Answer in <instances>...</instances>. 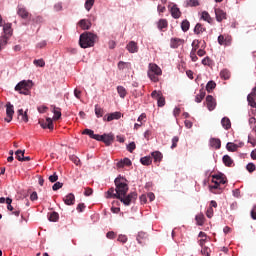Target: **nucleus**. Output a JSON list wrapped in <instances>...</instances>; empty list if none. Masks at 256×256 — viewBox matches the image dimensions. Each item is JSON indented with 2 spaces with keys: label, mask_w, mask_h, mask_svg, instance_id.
<instances>
[{
  "label": "nucleus",
  "mask_w": 256,
  "mask_h": 256,
  "mask_svg": "<svg viewBox=\"0 0 256 256\" xmlns=\"http://www.w3.org/2000/svg\"><path fill=\"white\" fill-rule=\"evenodd\" d=\"M114 184L116 188L111 187L106 192V199H117L123 195H126L129 191V184H127V178L121 175L115 178Z\"/></svg>",
  "instance_id": "f257e3e1"
},
{
  "label": "nucleus",
  "mask_w": 256,
  "mask_h": 256,
  "mask_svg": "<svg viewBox=\"0 0 256 256\" xmlns=\"http://www.w3.org/2000/svg\"><path fill=\"white\" fill-rule=\"evenodd\" d=\"M95 39H97V34L93 32H83L79 38V45L82 49H89L95 45Z\"/></svg>",
  "instance_id": "f03ea898"
},
{
  "label": "nucleus",
  "mask_w": 256,
  "mask_h": 256,
  "mask_svg": "<svg viewBox=\"0 0 256 256\" xmlns=\"http://www.w3.org/2000/svg\"><path fill=\"white\" fill-rule=\"evenodd\" d=\"M147 75L153 83H157L159 81V75H163V71L157 64L150 63Z\"/></svg>",
  "instance_id": "7ed1b4c3"
},
{
  "label": "nucleus",
  "mask_w": 256,
  "mask_h": 256,
  "mask_svg": "<svg viewBox=\"0 0 256 256\" xmlns=\"http://www.w3.org/2000/svg\"><path fill=\"white\" fill-rule=\"evenodd\" d=\"M119 201L126 207H129L133 201L137 200V192H130L129 194L118 197Z\"/></svg>",
  "instance_id": "20e7f679"
},
{
  "label": "nucleus",
  "mask_w": 256,
  "mask_h": 256,
  "mask_svg": "<svg viewBox=\"0 0 256 256\" xmlns=\"http://www.w3.org/2000/svg\"><path fill=\"white\" fill-rule=\"evenodd\" d=\"M13 115H15V107L11 102L6 103V118H4V121L6 123H11L13 121Z\"/></svg>",
  "instance_id": "39448f33"
},
{
  "label": "nucleus",
  "mask_w": 256,
  "mask_h": 256,
  "mask_svg": "<svg viewBox=\"0 0 256 256\" xmlns=\"http://www.w3.org/2000/svg\"><path fill=\"white\" fill-rule=\"evenodd\" d=\"M33 87V81L22 80L15 86V91H21L23 89H31Z\"/></svg>",
  "instance_id": "423d86ee"
},
{
  "label": "nucleus",
  "mask_w": 256,
  "mask_h": 256,
  "mask_svg": "<svg viewBox=\"0 0 256 256\" xmlns=\"http://www.w3.org/2000/svg\"><path fill=\"white\" fill-rule=\"evenodd\" d=\"M206 105L208 111H215V107H217V101L211 95L206 96Z\"/></svg>",
  "instance_id": "0eeeda50"
},
{
  "label": "nucleus",
  "mask_w": 256,
  "mask_h": 256,
  "mask_svg": "<svg viewBox=\"0 0 256 256\" xmlns=\"http://www.w3.org/2000/svg\"><path fill=\"white\" fill-rule=\"evenodd\" d=\"M102 143H105L107 147L111 146L113 144V141H115V135L113 133H104L102 134Z\"/></svg>",
  "instance_id": "6e6552de"
},
{
  "label": "nucleus",
  "mask_w": 256,
  "mask_h": 256,
  "mask_svg": "<svg viewBox=\"0 0 256 256\" xmlns=\"http://www.w3.org/2000/svg\"><path fill=\"white\" fill-rule=\"evenodd\" d=\"M121 119V112H112L109 114L104 115L103 121H107L110 123V121H115Z\"/></svg>",
  "instance_id": "1a4fd4ad"
},
{
  "label": "nucleus",
  "mask_w": 256,
  "mask_h": 256,
  "mask_svg": "<svg viewBox=\"0 0 256 256\" xmlns=\"http://www.w3.org/2000/svg\"><path fill=\"white\" fill-rule=\"evenodd\" d=\"M17 15H19L21 19H27L29 17V11H27V8H25V6L19 4L17 6Z\"/></svg>",
  "instance_id": "9d476101"
},
{
  "label": "nucleus",
  "mask_w": 256,
  "mask_h": 256,
  "mask_svg": "<svg viewBox=\"0 0 256 256\" xmlns=\"http://www.w3.org/2000/svg\"><path fill=\"white\" fill-rule=\"evenodd\" d=\"M39 125H40V127H42V129H50V131H53V129H54L53 119H51V118H47L46 122L39 121Z\"/></svg>",
  "instance_id": "9b49d317"
},
{
  "label": "nucleus",
  "mask_w": 256,
  "mask_h": 256,
  "mask_svg": "<svg viewBox=\"0 0 256 256\" xmlns=\"http://www.w3.org/2000/svg\"><path fill=\"white\" fill-rule=\"evenodd\" d=\"M212 181H217L219 185H225V183H227V178H225L224 173H219L212 175Z\"/></svg>",
  "instance_id": "f8f14e48"
},
{
  "label": "nucleus",
  "mask_w": 256,
  "mask_h": 256,
  "mask_svg": "<svg viewBox=\"0 0 256 256\" xmlns=\"http://www.w3.org/2000/svg\"><path fill=\"white\" fill-rule=\"evenodd\" d=\"M3 27V37H7L9 39V37H11V35H13V28H11V23H6V24H2Z\"/></svg>",
  "instance_id": "ddd939ff"
},
{
  "label": "nucleus",
  "mask_w": 256,
  "mask_h": 256,
  "mask_svg": "<svg viewBox=\"0 0 256 256\" xmlns=\"http://www.w3.org/2000/svg\"><path fill=\"white\" fill-rule=\"evenodd\" d=\"M215 15H216V21H218V23H221L223 19H227V13H225V11L221 9H215Z\"/></svg>",
  "instance_id": "4468645a"
},
{
  "label": "nucleus",
  "mask_w": 256,
  "mask_h": 256,
  "mask_svg": "<svg viewBox=\"0 0 256 256\" xmlns=\"http://www.w3.org/2000/svg\"><path fill=\"white\" fill-rule=\"evenodd\" d=\"M65 205H75V194L69 193L63 198Z\"/></svg>",
  "instance_id": "2eb2a0df"
},
{
  "label": "nucleus",
  "mask_w": 256,
  "mask_h": 256,
  "mask_svg": "<svg viewBox=\"0 0 256 256\" xmlns=\"http://www.w3.org/2000/svg\"><path fill=\"white\" fill-rule=\"evenodd\" d=\"M78 25L83 29V31H89L91 29V22L87 19H81Z\"/></svg>",
  "instance_id": "dca6fc26"
},
{
  "label": "nucleus",
  "mask_w": 256,
  "mask_h": 256,
  "mask_svg": "<svg viewBox=\"0 0 256 256\" xmlns=\"http://www.w3.org/2000/svg\"><path fill=\"white\" fill-rule=\"evenodd\" d=\"M132 165V162H131V159L129 158H124L122 160H120L119 162H117L116 166L119 168V169H123V167H131Z\"/></svg>",
  "instance_id": "f3484780"
},
{
  "label": "nucleus",
  "mask_w": 256,
  "mask_h": 256,
  "mask_svg": "<svg viewBox=\"0 0 256 256\" xmlns=\"http://www.w3.org/2000/svg\"><path fill=\"white\" fill-rule=\"evenodd\" d=\"M126 49L129 53H137V51H139V47L135 41H130L126 46Z\"/></svg>",
  "instance_id": "a211bd4d"
},
{
  "label": "nucleus",
  "mask_w": 256,
  "mask_h": 256,
  "mask_svg": "<svg viewBox=\"0 0 256 256\" xmlns=\"http://www.w3.org/2000/svg\"><path fill=\"white\" fill-rule=\"evenodd\" d=\"M171 15L173 19H179V17H181V10H179V7H177V4H174L171 7Z\"/></svg>",
  "instance_id": "6ab92c4d"
},
{
  "label": "nucleus",
  "mask_w": 256,
  "mask_h": 256,
  "mask_svg": "<svg viewBox=\"0 0 256 256\" xmlns=\"http://www.w3.org/2000/svg\"><path fill=\"white\" fill-rule=\"evenodd\" d=\"M220 77L224 81L231 79V71H229V69L227 68H224L223 70L220 71Z\"/></svg>",
  "instance_id": "aec40b11"
},
{
  "label": "nucleus",
  "mask_w": 256,
  "mask_h": 256,
  "mask_svg": "<svg viewBox=\"0 0 256 256\" xmlns=\"http://www.w3.org/2000/svg\"><path fill=\"white\" fill-rule=\"evenodd\" d=\"M210 146L214 147V149H221V139L219 138H210Z\"/></svg>",
  "instance_id": "412c9836"
},
{
  "label": "nucleus",
  "mask_w": 256,
  "mask_h": 256,
  "mask_svg": "<svg viewBox=\"0 0 256 256\" xmlns=\"http://www.w3.org/2000/svg\"><path fill=\"white\" fill-rule=\"evenodd\" d=\"M205 31H207V29L203 27L201 23H197L194 27L195 35H201V33H205Z\"/></svg>",
  "instance_id": "4be33fe9"
},
{
  "label": "nucleus",
  "mask_w": 256,
  "mask_h": 256,
  "mask_svg": "<svg viewBox=\"0 0 256 256\" xmlns=\"http://www.w3.org/2000/svg\"><path fill=\"white\" fill-rule=\"evenodd\" d=\"M221 125L223 129H225L226 131H229V128L231 127V120L227 117H223L221 119Z\"/></svg>",
  "instance_id": "5701e85b"
},
{
  "label": "nucleus",
  "mask_w": 256,
  "mask_h": 256,
  "mask_svg": "<svg viewBox=\"0 0 256 256\" xmlns=\"http://www.w3.org/2000/svg\"><path fill=\"white\" fill-rule=\"evenodd\" d=\"M18 117H21V121H24V123H27L29 121V116L27 115V111H23V109H19L17 111Z\"/></svg>",
  "instance_id": "b1692460"
},
{
  "label": "nucleus",
  "mask_w": 256,
  "mask_h": 256,
  "mask_svg": "<svg viewBox=\"0 0 256 256\" xmlns=\"http://www.w3.org/2000/svg\"><path fill=\"white\" fill-rule=\"evenodd\" d=\"M226 149L227 151H230L231 153H235V151H237V149H239L238 144H235L233 142H228L226 144Z\"/></svg>",
  "instance_id": "393cba45"
},
{
  "label": "nucleus",
  "mask_w": 256,
  "mask_h": 256,
  "mask_svg": "<svg viewBox=\"0 0 256 256\" xmlns=\"http://www.w3.org/2000/svg\"><path fill=\"white\" fill-rule=\"evenodd\" d=\"M151 156L153 157L154 161L156 163L161 162V160L163 159V154L160 151H154L151 153Z\"/></svg>",
  "instance_id": "a878e982"
},
{
  "label": "nucleus",
  "mask_w": 256,
  "mask_h": 256,
  "mask_svg": "<svg viewBox=\"0 0 256 256\" xmlns=\"http://www.w3.org/2000/svg\"><path fill=\"white\" fill-rule=\"evenodd\" d=\"M222 161L226 167H231L233 165V159L229 155H224Z\"/></svg>",
  "instance_id": "bb28decb"
},
{
  "label": "nucleus",
  "mask_w": 256,
  "mask_h": 256,
  "mask_svg": "<svg viewBox=\"0 0 256 256\" xmlns=\"http://www.w3.org/2000/svg\"><path fill=\"white\" fill-rule=\"evenodd\" d=\"M190 27H191V23L189 22V20L185 19L181 22V29L183 33H187Z\"/></svg>",
  "instance_id": "cd10ccee"
},
{
  "label": "nucleus",
  "mask_w": 256,
  "mask_h": 256,
  "mask_svg": "<svg viewBox=\"0 0 256 256\" xmlns=\"http://www.w3.org/2000/svg\"><path fill=\"white\" fill-rule=\"evenodd\" d=\"M117 93L121 99H125V97H127V90L123 86L117 87Z\"/></svg>",
  "instance_id": "c85d7f7f"
},
{
  "label": "nucleus",
  "mask_w": 256,
  "mask_h": 256,
  "mask_svg": "<svg viewBox=\"0 0 256 256\" xmlns=\"http://www.w3.org/2000/svg\"><path fill=\"white\" fill-rule=\"evenodd\" d=\"M140 163L142 165L149 166L151 163H153V160H151V156H144L140 158Z\"/></svg>",
  "instance_id": "c756f323"
},
{
  "label": "nucleus",
  "mask_w": 256,
  "mask_h": 256,
  "mask_svg": "<svg viewBox=\"0 0 256 256\" xmlns=\"http://www.w3.org/2000/svg\"><path fill=\"white\" fill-rule=\"evenodd\" d=\"M216 87H217V83H215V81H213V80H210L206 84V91L208 93H211V91H213V89H215Z\"/></svg>",
  "instance_id": "7c9ffc66"
},
{
  "label": "nucleus",
  "mask_w": 256,
  "mask_h": 256,
  "mask_svg": "<svg viewBox=\"0 0 256 256\" xmlns=\"http://www.w3.org/2000/svg\"><path fill=\"white\" fill-rule=\"evenodd\" d=\"M167 26H168L167 19H160L158 21V29L160 31H163V29H167Z\"/></svg>",
  "instance_id": "2f4dec72"
},
{
  "label": "nucleus",
  "mask_w": 256,
  "mask_h": 256,
  "mask_svg": "<svg viewBox=\"0 0 256 256\" xmlns=\"http://www.w3.org/2000/svg\"><path fill=\"white\" fill-rule=\"evenodd\" d=\"M129 67H131V63L129 62H123V61L118 62V69L120 71H124V69H129Z\"/></svg>",
  "instance_id": "473e14b6"
},
{
  "label": "nucleus",
  "mask_w": 256,
  "mask_h": 256,
  "mask_svg": "<svg viewBox=\"0 0 256 256\" xmlns=\"http://www.w3.org/2000/svg\"><path fill=\"white\" fill-rule=\"evenodd\" d=\"M48 221H50L51 223H57V221H59V213L52 212L48 217Z\"/></svg>",
  "instance_id": "72a5a7b5"
},
{
  "label": "nucleus",
  "mask_w": 256,
  "mask_h": 256,
  "mask_svg": "<svg viewBox=\"0 0 256 256\" xmlns=\"http://www.w3.org/2000/svg\"><path fill=\"white\" fill-rule=\"evenodd\" d=\"M52 113L54 114V121H58V119L61 117V109L54 106Z\"/></svg>",
  "instance_id": "f704fd0d"
},
{
  "label": "nucleus",
  "mask_w": 256,
  "mask_h": 256,
  "mask_svg": "<svg viewBox=\"0 0 256 256\" xmlns=\"http://www.w3.org/2000/svg\"><path fill=\"white\" fill-rule=\"evenodd\" d=\"M205 91L204 90H200V93L198 95H196L195 97V102L196 103H201V101H203V99H205Z\"/></svg>",
  "instance_id": "c9c22d12"
},
{
  "label": "nucleus",
  "mask_w": 256,
  "mask_h": 256,
  "mask_svg": "<svg viewBox=\"0 0 256 256\" xmlns=\"http://www.w3.org/2000/svg\"><path fill=\"white\" fill-rule=\"evenodd\" d=\"M8 41H9V38L7 36L0 37V51L2 49H5V45H7Z\"/></svg>",
  "instance_id": "e433bc0d"
},
{
  "label": "nucleus",
  "mask_w": 256,
  "mask_h": 256,
  "mask_svg": "<svg viewBox=\"0 0 256 256\" xmlns=\"http://www.w3.org/2000/svg\"><path fill=\"white\" fill-rule=\"evenodd\" d=\"M201 19H203V21H206L207 23H211L212 21L211 15H209V12L207 11L202 12Z\"/></svg>",
  "instance_id": "4c0bfd02"
},
{
  "label": "nucleus",
  "mask_w": 256,
  "mask_h": 256,
  "mask_svg": "<svg viewBox=\"0 0 256 256\" xmlns=\"http://www.w3.org/2000/svg\"><path fill=\"white\" fill-rule=\"evenodd\" d=\"M247 101H248V105H250V107H252L253 109L256 108L255 98H253V97L251 96V94H248V96H247Z\"/></svg>",
  "instance_id": "58836bf2"
},
{
  "label": "nucleus",
  "mask_w": 256,
  "mask_h": 256,
  "mask_svg": "<svg viewBox=\"0 0 256 256\" xmlns=\"http://www.w3.org/2000/svg\"><path fill=\"white\" fill-rule=\"evenodd\" d=\"M85 4L84 7L86 9V11H89L90 9H92L93 5H95V0H85Z\"/></svg>",
  "instance_id": "ea45409f"
},
{
  "label": "nucleus",
  "mask_w": 256,
  "mask_h": 256,
  "mask_svg": "<svg viewBox=\"0 0 256 256\" xmlns=\"http://www.w3.org/2000/svg\"><path fill=\"white\" fill-rule=\"evenodd\" d=\"M95 115L98 119L103 117V109L99 105H95Z\"/></svg>",
  "instance_id": "a19ab883"
},
{
  "label": "nucleus",
  "mask_w": 256,
  "mask_h": 256,
  "mask_svg": "<svg viewBox=\"0 0 256 256\" xmlns=\"http://www.w3.org/2000/svg\"><path fill=\"white\" fill-rule=\"evenodd\" d=\"M146 238H147V234L145 232H139L136 237V241H138V243L141 245V243H143L141 240Z\"/></svg>",
  "instance_id": "79ce46f5"
},
{
  "label": "nucleus",
  "mask_w": 256,
  "mask_h": 256,
  "mask_svg": "<svg viewBox=\"0 0 256 256\" xmlns=\"http://www.w3.org/2000/svg\"><path fill=\"white\" fill-rule=\"evenodd\" d=\"M187 7H199V0H187Z\"/></svg>",
  "instance_id": "37998d69"
},
{
  "label": "nucleus",
  "mask_w": 256,
  "mask_h": 256,
  "mask_svg": "<svg viewBox=\"0 0 256 256\" xmlns=\"http://www.w3.org/2000/svg\"><path fill=\"white\" fill-rule=\"evenodd\" d=\"M246 169L248 173H254V171L256 170V166L253 162H250L246 165Z\"/></svg>",
  "instance_id": "c03bdc74"
},
{
  "label": "nucleus",
  "mask_w": 256,
  "mask_h": 256,
  "mask_svg": "<svg viewBox=\"0 0 256 256\" xmlns=\"http://www.w3.org/2000/svg\"><path fill=\"white\" fill-rule=\"evenodd\" d=\"M48 179L50 183H57L59 180V175H57V172H54L53 175H50Z\"/></svg>",
  "instance_id": "a18cd8bd"
},
{
  "label": "nucleus",
  "mask_w": 256,
  "mask_h": 256,
  "mask_svg": "<svg viewBox=\"0 0 256 256\" xmlns=\"http://www.w3.org/2000/svg\"><path fill=\"white\" fill-rule=\"evenodd\" d=\"M83 135H88V137H90V139H93V136L95 135V132L89 128H86L83 132Z\"/></svg>",
  "instance_id": "49530a36"
},
{
  "label": "nucleus",
  "mask_w": 256,
  "mask_h": 256,
  "mask_svg": "<svg viewBox=\"0 0 256 256\" xmlns=\"http://www.w3.org/2000/svg\"><path fill=\"white\" fill-rule=\"evenodd\" d=\"M33 64L36 66V67H43L45 65V60L43 59H35L33 61Z\"/></svg>",
  "instance_id": "de8ad7c7"
},
{
  "label": "nucleus",
  "mask_w": 256,
  "mask_h": 256,
  "mask_svg": "<svg viewBox=\"0 0 256 256\" xmlns=\"http://www.w3.org/2000/svg\"><path fill=\"white\" fill-rule=\"evenodd\" d=\"M201 254L206 255V256H210L211 255V249L207 246H203L202 249H201Z\"/></svg>",
  "instance_id": "09e8293b"
},
{
  "label": "nucleus",
  "mask_w": 256,
  "mask_h": 256,
  "mask_svg": "<svg viewBox=\"0 0 256 256\" xmlns=\"http://www.w3.org/2000/svg\"><path fill=\"white\" fill-rule=\"evenodd\" d=\"M47 47V40H42L36 44V49H45Z\"/></svg>",
  "instance_id": "8fccbe9b"
},
{
  "label": "nucleus",
  "mask_w": 256,
  "mask_h": 256,
  "mask_svg": "<svg viewBox=\"0 0 256 256\" xmlns=\"http://www.w3.org/2000/svg\"><path fill=\"white\" fill-rule=\"evenodd\" d=\"M62 187H63L62 182H54V184L52 186V190L53 191H59V189H61Z\"/></svg>",
  "instance_id": "3c124183"
},
{
  "label": "nucleus",
  "mask_w": 256,
  "mask_h": 256,
  "mask_svg": "<svg viewBox=\"0 0 256 256\" xmlns=\"http://www.w3.org/2000/svg\"><path fill=\"white\" fill-rule=\"evenodd\" d=\"M232 195L236 199H241V190H239V188L232 190Z\"/></svg>",
  "instance_id": "603ef678"
},
{
  "label": "nucleus",
  "mask_w": 256,
  "mask_h": 256,
  "mask_svg": "<svg viewBox=\"0 0 256 256\" xmlns=\"http://www.w3.org/2000/svg\"><path fill=\"white\" fill-rule=\"evenodd\" d=\"M136 145L135 142H130L127 146L126 149L127 151H129V153H133V150L136 149Z\"/></svg>",
  "instance_id": "864d4df0"
},
{
  "label": "nucleus",
  "mask_w": 256,
  "mask_h": 256,
  "mask_svg": "<svg viewBox=\"0 0 256 256\" xmlns=\"http://www.w3.org/2000/svg\"><path fill=\"white\" fill-rule=\"evenodd\" d=\"M12 203H13V199L7 197L6 198V204H7L8 211H13V205H11Z\"/></svg>",
  "instance_id": "5fc2aeb1"
},
{
  "label": "nucleus",
  "mask_w": 256,
  "mask_h": 256,
  "mask_svg": "<svg viewBox=\"0 0 256 256\" xmlns=\"http://www.w3.org/2000/svg\"><path fill=\"white\" fill-rule=\"evenodd\" d=\"M158 107H165V97L161 96L157 99Z\"/></svg>",
  "instance_id": "6e6d98bb"
},
{
  "label": "nucleus",
  "mask_w": 256,
  "mask_h": 256,
  "mask_svg": "<svg viewBox=\"0 0 256 256\" xmlns=\"http://www.w3.org/2000/svg\"><path fill=\"white\" fill-rule=\"evenodd\" d=\"M177 143H179V136H174L172 138L171 149H175V147H177Z\"/></svg>",
  "instance_id": "4d7b16f0"
},
{
  "label": "nucleus",
  "mask_w": 256,
  "mask_h": 256,
  "mask_svg": "<svg viewBox=\"0 0 256 256\" xmlns=\"http://www.w3.org/2000/svg\"><path fill=\"white\" fill-rule=\"evenodd\" d=\"M195 219H196V223H197V225H199V226H202L203 225V215H196L195 216Z\"/></svg>",
  "instance_id": "13d9d810"
},
{
  "label": "nucleus",
  "mask_w": 256,
  "mask_h": 256,
  "mask_svg": "<svg viewBox=\"0 0 256 256\" xmlns=\"http://www.w3.org/2000/svg\"><path fill=\"white\" fill-rule=\"evenodd\" d=\"M163 96V94H161V92L157 91V90H154L152 93H151V97L152 99H158L159 97Z\"/></svg>",
  "instance_id": "bf43d9fd"
},
{
  "label": "nucleus",
  "mask_w": 256,
  "mask_h": 256,
  "mask_svg": "<svg viewBox=\"0 0 256 256\" xmlns=\"http://www.w3.org/2000/svg\"><path fill=\"white\" fill-rule=\"evenodd\" d=\"M33 23H35L36 25H41V23H43V17L36 16L35 18H33Z\"/></svg>",
  "instance_id": "052dcab7"
},
{
  "label": "nucleus",
  "mask_w": 256,
  "mask_h": 256,
  "mask_svg": "<svg viewBox=\"0 0 256 256\" xmlns=\"http://www.w3.org/2000/svg\"><path fill=\"white\" fill-rule=\"evenodd\" d=\"M54 11L59 12L63 11V4L61 2H58L54 5Z\"/></svg>",
  "instance_id": "680f3d73"
},
{
  "label": "nucleus",
  "mask_w": 256,
  "mask_h": 256,
  "mask_svg": "<svg viewBox=\"0 0 256 256\" xmlns=\"http://www.w3.org/2000/svg\"><path fill=\"white\" fill-rule=\"evenodd\" d=\"M15 155H16V159L19 161V157H24L25 155V150H17L15 152Z\"/></svg>",
  "instance_id": "e2e57ef3"
},
{
  "label": "nucleus",
  "mask_w": 256,
  "mask_h": 256,
  "mask_svg": "<svg viewBox=\"0 0 256 256\" xmlns=\"http://www.w3.org/2000/svg\"><path fill=\"white\" fill-rule=\"evenodd\" d=\"M132 95H133V97H142L143 96V92H141V91H139V90H137V89H134V90H132Z\"/></svg>",
  "instance_id": "0e129e2a"
},
{
  "label": "nucleus",
  "mask_w": 256,
  "mask_h": 256,
  "mask_svg": "<svg viewBox=\"0 0 256 256\" xmlns=\"http://www.w3.org/2000/svg\"><path fill=\"white\" fill-rule=\"evenodd\" d=\"M213 208L209 207L206 211V217H208V219H211L213 217Z\"/></svg>",
  "instance_id": "69168bd1"
},
{
  "label": "nucleus",
  "mask_w": 256,
  "mask_h": 256,
  "mask_svg": "<svg viewBox=\"0 0 256 256\" xmlns=\"http://www.w3.org/2000/svg\"><path fill=\"white\" fill-rule=\"evenodd\" d=\"M37 199H39V196L37 195V192H32L30 195V200L31 201H37Z\"/></svg>",
  "instance_id": "338daca9"
},
{
  "label": "nucleus",
  "mask_w": 256,
  "mask_h": 256,
  "mask_svg": "<svg viewBox=\"0 0 256 256\" xmlns=\"http://www.w3.org/2000/svg\"><path fill=\"white\" fill-rule=\"evenodd\" d=\"M118 241L120 243H125L127 241V237L125 235L121 234V235L118 236Z\"/></svg>",
  "instance_id": "774afa93"
}]
</instances>
